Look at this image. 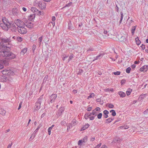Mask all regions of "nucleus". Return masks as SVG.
Wrapping results in <instances>:
<instances>
[{
	"label": "nucleus",
	"instance_id": "nucleus-19",
	"mask_svg": "<svg viewBox=\"0 0 148 148\" xmlns=\"http://www.w3.org/2000/svg\"><path fill=\"white\" fill-rule=\"evenodd\" d=\"M113 119H112V118H109L106 120L105 122L106 123H110L113 120Z\"/></svg>",
	"mask_w": 148,
	"mask_h": 148
},
{
	"label": "nucleus",
	"instance_id": "nucleus-56",
	"mask_svg": "<svg viewBox=\"0 0 148 148\" xmlns=\"http://www.w3.org/2000/svg\"><path fill=\"white\" fill-rule=\"evenodd\" d=\"M76 123V121L75 120H73V121L72 122V124L74 125H75V123Z\"/></svg>",
	"mask_w": 148,
	"mask_h": 148
},
{
	"label": "nucleus",
	"instance_id": "nucleus-32",
	"mask_svg": "<svg viewBox=\"0 0 148 148\" xmlns=\"http://www.w3.org/2000/svg\"><path fill=\"white\" fill-rule=\"evenodd\" d=\"M91 113L92 115H95V116H97V113L95 109L92 110V112Z\"/></svg>",
	"mask_w": 148,
	"mask_h": 148
},
{
	"label": "nucleus",
	"instance_id": "nucleus-42",
	"mask_svg": "<svg viewBox=\"0 0 148 148\" xmlns=\"http://www.w3.org/2000/svg\"><path fill=\"white\" fill-rule=\"evenodd\" d=\"M48 75H46L45 77L43 79V82H46L47 80V79L48 78Z\"/></svg>",
	"mask_w": 148,
	"mask_h": 148
},
{
	"label": "nucleus",
	"instance_id": "nucleus-25",
	"mask_svg": "<svg viewBox=\"0 0 148 148\" xmlns=\"http://www.w3.org/2000/svg\"><path fill=\"white\" fill-rule=\"evenodd\" d=\"M120 14H121V18H120V21L119 23V24H121V23L122 21V20L123 19V12L122 11H121L120 12Z\"/></svg>",
	"mask_w": 148,
	"mask_h": 148
},
{
	"label": "nucleus",
	"instance_id": "nucleus-57",
	"mask_svg": "<svg viewBox=\"0 0 148 148\" xmlns=\"http://www.w3.org/2000/svg\"><path fill=\"white\" fill-rule=\"evenodd\" d=\"M86 115H88V116L89 117V118L90 116L91 115H92L91 113H86Z\"/></svg>",
	"mask_w": 148,
	"mask_h": 148
},
{
	"label": "nucleus",
	"instance_id": "nucleus-7",
	"mask_svg": "<svg viewBox=\"0 0 148 148\" xmlns=\"http://www.w3.org/2000/svg\"><path fill=\"white\" fill-rule=\"evenodd\" d=\"M64 108L62 107H60L58 109L57 112V115L58 116H60L62 115V113L64 111Z\"/></svg>",
	"mask_w": 148,
	"mask_h": 148
},
{
	"label": "nucleus",
	"instance_id": "nucleus-10",
	"mask_svg": "<svg viewBox=\"0 0 148 148\" xmlns=\"http://www.w3.org/2000/svg\"><path fill=\"white\" fill-rule=\"evenodd\" d=\"M109 112L107 110H105L103 111V116L105 118L108 117V114H109Z\"/></svg>",
	"mask_w": 148,
	"mask_h": 148
},
{
	"label": "nucleus",
	"instance_id": "nucleus-43",
	"mask_svg": "<svg viewBox=\"0 0 148 148\" xmlns=\"http://www.w3.org/2000/svg\"><path fill=\"white\" fill-rule=\"evenodd\" d=\"M3 77V80H1V81L2 82H5L6 81V79L7 78L6 76H4Z\"/></svg>",
	"mask_w": 148,
	"mask_h": 148
},
{
	"label": "nucleus",
	"instance_id": "nucleus-26",
	"mask_svg": "<svg viewBox=\"0 0 148 148\" xmlns=\"http://www.w3.org/2000/svg\"><path fill=\"white\" fill-rule=\"evenodd\" d=\"M119 40L120 41L122 42H125L126 41L127 39L124 36H122L119 39Z\"/></svg>",
	"mask_w": 148,
	"mask_h": 148
},
{
	"label": "nucleus",
	"instance_id": "nucleus-23",
	"mask_svg": "<svg viewBox=\"0 0 148 148\" xmlns=\"http://www.w3.org/2000/svg\"><path fill=\"white\" fill-rule=\"evenodd\" d=\"M120 129H127L129 128V127L127 125H124V126H121L119 127Z\"/></svg>",
	"mask_w": 148,
	"mask_h": 148
},
{
	"label": "nucleus",
	"instance_id": "nucleus-61",
	"mask_svg": "<svg viewBox=\"0 0 148 148\" xmlns=\"http://www.w3.org/2000/svg\"><path fill=\"white\" fill-rule=\"evenodd\" d=\"M34 134H35V132H34L32 134V135L31 136L33 138H34L35 137V135Z\"/></svg>",
	"mask_w": 148,
	"mask_h": 148
},
{
	"label": "nucleus",
	"instance_id": "nucleus-48",
	"mask_svg": "<svg viewBox=\"0 0 148 148\" xmlns=\"http://www.w3.org/2000/svg\"><path fill=\"white\" fill-rule=\"evenodd\" d=\"M111 114L112 116H114L116 115V112L114 110L113 111V112H112V113Z\"/></svg>",
	"mask_w": 148,
	"mask_h": 148
},
{
	"label": "nucleus",
	"instance_id": "nucleus-14",
	"mask_svg": "<svg viewBox=\"0 0 148 148\" xmlns=\"http://www.w3.org/2000/svg\"><path fill=\"white\" fill-rule=\"evenodd\" d=\"M26 26L29 28H32L33 27V24L30 22H28V23L26 25Z\"/></svg>",
	"mask_w": 148,
	"mask_h": 148
},
{
	"label": "nucleus",
	"instance_id": "nucleus-55",
	"mask_svg": "<svg viewBox=\"0 0 148 148\" xmlns=\"http://www.w3.org/2000/svg\"><path fill=\"white\" fill-rule=\"evenodd\" d=\"M95 110L96 111H99L100 110V108L97 107Z\"/></svg>",
	"mask_w": 148,
	"mask_h": 148
},
{
	"label": "nucleus",
	"instance_id": "nucleus-36",
	"mask_svg": "<svg viewBox=\"0 0 148 148\" xmlns=\"http://www.w3.org/2000/svg\"><path fill=\"white\" fill-rule=\"evenodd\" d=\"M87 140V136H85L82 139V142L85 143Z\"/></svg>",
	"mask_w": 148,
	"mask_h": 148
},
{
	"label": "nucleus",
	"instance_id": "nucleus-1",
	"mask_svg": "<svg viewBox=\"0 0 148 148\" xmlns=\"http://www.w3.org/2000/svg\"><path fill=\"white\" fill-rule=\"evenodd\" d=\"M2 23H0V26L3 29L6 31H8L11 27V23L9 22L8 20L5 17H3L2 19Z\"/></svg>",
	"mask_w": 148,
	"mask_h": 148
},
{
	"label": "nucleus",
	"instance_id": "nucleus-49",
	"mask_svg": "<svg viewBox=\"0 0 148 148\" xmlns=\"http://www.w3.org/2000/svg\"><path fill=\"white\" fill-rule=\"evenodd\" d=\"M42 36H41L40 37H39L38 39V40L40 42V45L41 44V42L42 40Z\"/></svg>",
	"mask_w": 148,
	"mask_h": 148
},
{
	"label": "nucleus",
	"instance_id": "nucleus-54",
	"mask_svg": "<svg viewBox=\"0 0 148 148\" xmlns=\"http://www.w3.org/2000/svg\"><path fill=\"white\" fill-rule=\"evenodd\" d=\"M95 117L94 116H90L89 117L90 120H93L95 118Z\"/></svg>",
	"mask_w": 148,
	"mask_h": 148
},
{
	"label": "nucleus",
	"instance_id": "nucleus-6",
	"mask_svg": "<svg viewBox=\"0 0 148 148\" xmlns=\"http://www.w3.org/2000/svg\"><path fill=\"white\" fill-rule=\"evenodd\" d=\"M31 10L34 14H37L38 15H41V12L40 11H39L36 8L34 7H32L31 8Z\"/></svg>",
	"mask_w": 148,
	"mask_h": 148
},
{
	"label": "nucleus",
	"instance_id": "nucleus-59",
	"mask_svg": "<svg viewBox=\"0 0 148 148\" xmlns=\"http://www.w3.org/2000/svg\"><path fill=\"white\" fill-rule=\"evenodd\" d=\"M84 117L85 119H86V120L88 118H89V117L88 116V115H86V114H85L84 116Z\"/></svg>",
	"mask_w": 148,
	"mask_h": 148
},
{
	"label": "nucleus",
	"instance_id": "nucleus-24",
	"mask_svg": "<svg viewBox=\"0 0 148 148\" xmlns=\"http://www.w3.org/2000/svg\"><path fill=\"white\" fill-rule=\"evenodd\" d=\"M136 44L137 45H139L141 43L140 41L139 40L138 37H137L135 39Z\"/></svg>",
	"mask_w": 148,
	"mask_h": 148
},
{
	"label": "nucleus",
	"instance_id": "nucleus-17",
	"mask_svg": "<svg viewBox=\"0 0 148 148\" xmlns=\"http://www.w3.org/2000/svg\"><path fill=\"white\" fill-rule=\"evenodd\" d=\"M119 94V95L121 97H124L125 95V93L122 91H119L118 92Z\"/></svg>",
	"mask_w": 148,
	"mask_h": 148
},
{
	"label": "nucleus",
	"instance_id": "nucleus-63",
	"mask_svg": "<svg viewBox=\"0 0 148 148\" xmlns=\"http://www.w3.org/2000/svg\"><path fill=\"white\" fill-rule=\"evenodd\" d=\"M12 145V143H11V144H9L7 147V148H10Z\"/></svg>",
	"mask_w": 148,
	"mask_h": 148
},
{
	"label": "nucleus",
	"instance_id": "nucleus-3",
	"mask_svg": "<svg viewBox=\"0 0 148 148\" xmlns=\"http://www.w3.org/2000/svg\"><path fill=\"white\" fill-rule=\"evenodd\" d=\"M14 23L18 27L24 26L25 23L20 20L17 19L14 21Z\"/></svg>",
	"mask_w": 148,
	"mask_h": 148
},
{
	"label": "nucleus",
	"instance_id": "nucleus-58",
	"mask_svg": "<svg viewBox=\"0 0 148 148\" xmlns=\"http://www.w3.org/2000/svg\"><path fill=\"white\" fill-rule=\"evenodd\" d=\"M101 143H100L98 145H97L96 146V147L97 148H99L101 145Z\"/></svg>",
	"mask_w": 148,
	"mask_h": 148
},
{
	"label": "nucleus",
	"instance_id": "nucleus-30",
	"mask_svg": "<svg viewBox=\"0 0 148 148\" xmlns=\"http://www.w3.org/2000/svg\"><path fill=\"white\" fill-rule=\"evenodd\" d=\"M132 91V89L129 88L126 91V94L127 96L130 95Z\"/></svg>",
	"mask_w": 148,
	"mask_h": 148
},
{
	"label": "nucleus",
	"instance_id": "nucleus-34",
	"mask_svg": "<svg viewBox=\"0 0 148 148\" xmlns=\"http://www.w3.org/2000/svg\"><path fill=\"white\" fill-rule=\"evenodd\" d=\"M69 29H71L73 28L72 26V24H71V21H69Z\"/></svg>",
	"mask_w": 148,
	"mask_h": 148
},
{
	"label": "nucleus",
	"instance_id": "nucleus-18",
	"mask_svg": "<svg viewBox=\"0 0 148 148\" xmlns=\"http://www.w3.org/2000/svg\"><path fill=\"white\" fill-rule=\"evenodd\" d=\"M2 73L4 75H8L9 71L8 70H4L2 71Z\"/></svg>",
	"mask_w": 148,
	"mask_h": 148
},
{
	"label": "nucleus",
	"instance_id": "nucleus-33",
	"mask_svg": "<svg viewBox=\"0 0 148 148\" xmlns=\"http://www.w3.org/2000/svg\"><path fill=\"white\" fill-rule=\"evenodd\" d=\"M18 10L16 9H15V10L13 11V14L15 15H17L18 13Z\"/></svg>",
	"mask_w": 148,
	"mask_h": 148
},
{
	"label": "nucleus",
	"instance_id": "nucleus-13",
	"mask_svg": "<svg viewBox=\"0 0 148 148\" xmlns=\"http://www.w3.org/2000/svg\"><path fill=\"white\" fill-rule=\"evenodd\" d=\"M89 126L90 125L88 124H86L84 126H83V127L81 128V131H82L84 130H85L88 128Z\"/></svg>",
	"mask_w": 148,
	"mask_h": 148
},
{
	"label": "nucleus",
	"instance_id": "nucleus-46",
	"mask_svg": "<svg viewBox=\"0 0 148 148\" xmlns=\"http://www.w3.org/2000/svg\"><path fill=\"white\" fill-rule=\"evenodd\" d=\"M36 46L35 45H33L32 46V50L33 51V52H34V50H35L36 48Z\"/></svg>",
	"mask_w": 148,
	"mask_h": 148
},
{
	"label": "nucleus",
	"instance_id": "nucleus-11",
	"mask_svg": "<svg viewBox=\"0 0 148 148\" xmlns=\"http://www.w3.org/2000/svg\"><path fill=\"white\" fill-rule=\"evenodd\" d=\"M35 14H32L28 17V19L29 20L32 21L35 17Z\"/></svg>",
	"mask_w": 148,
	"mask_h": 148
},
{
	"label": "nucleus",
	"instance_id": "nucleus-29",
	"mask_svg": "<svg viewBox=\"0 0 148 148\" xmlns=\"http://www.w3.org/2000/svg\"><path fill=\"white\" fill-rule=\"evenodd\" d=\"M72 2H70L69 3H68L66 4L65 5V6L64 7H63L62 8V9H63L64 8L66 7H69L72 4Z\"/></svg>",
	"mask_w": 148,
	"mask_h": 148
},
{
	"label": "nucleus",
	"instance_id": "nucleus-8",
	"mask_svg": "<svg viewBox=\"0 0 148 148\" xmlns=\"http://www.w3.org/2000/svg\"><path fill=\"white\" fill-rule=\"evenodd\" d=\"M10 28H11V30L13 32H16L17 30V27L14 23L11 24V27Z\"/></svg>",
	"mask_w": 148,
	"mask_h": 148
},
{
	"label": "nucleus",
	"instance_id": "nucleus-41",
	"mask_svg": "<svg viewBox=\"0 0 148 148\" xmlns=\"http://www.w3.org/2000/svg\"><path fill=\"white\" fill-rule=\"evenodd\" d=\"M120 72L119 71L114 72L113 73V74L115 75H120Z\"/></svg>",
	"mask_w": 148,
	"mask_h": 148
},
{
	"label": "nucleus",
	"instance_id": "nucleus-53",
	"mask_svg": "<svg viewBox=\"0 0 148 148\" xmlns=\"http://www.w3.org/2000/svg\"><path fill=\"white\" fill-rule=\"evenodd\" d=\"M140 47L142 50H144L145 48V46L143 44H142Z\"/></svg>",
	"mask_w": 148,
	"mask_h": 148
},
{
	"label": "nucleus",
	"instance_id": "nucleus-31",
	"mask_svg": "<svg viewBox=\"0 0 148 148\" xmlns=\"http://www.w3.org/2000/svg\"><path fill=\"white\" fill-rule=\"evenodd\" d=\"M22 38L21 37H17L16 39V40L18 42H21L22 40Z\"/></svg>",
	"mask_w": 148,
	"mask_h": 148
},
{
	"label": "nucleus",
	"instance_id": "nucleus-60",
	"mask_svg": "<svg viewBox=\"0 0 148 148\" xmlns=\"http://www.w3.org/2000/svg\"><path fill=\"white\" fill-rule=\"evenodd\" d=\"M94 51V49L92 48H90L89 49L87 50L88 51Z\"/></svg>",
	"mask_w": 148,
	"mask_h": 148
},
{
	"label": "nucleus",
	"instance_id": "nucleus-5",
	"mask_svg": "<svg viewBox=\"0 0 148 148\" xmlns=\"http://www.w3.org/2000/svg\"><path fill=\"white\" fill-rule=\"evenodd\" d=\"M56 97L57 95L56 94H53L51 96L49 97V99H50V102L49 103V104H50V103H54Z\"/></svg>",
	"mask_w": 148,
	"mask_h": 148
},
{
	"label": "nucleus",
	"instance_id": "nucleus-47",
	"mask_svg": "<svg viewBox=\"0 0 148 148\" xmlns=\"http://www.w3.org/2000/svg\"><path fill=\"white\" fill-rule=\"evenodd\" d=\"M73 54H71L69 56V61L71 60L72 59H73Z\"/></svg>",
	"mask_w": 148,
	"mask_h": 148
},
{
	"label": "nucleus",
	"instance_id": "nucleus-12",
	"mask_svg": "<svg viewBox=\"0 0 148 148\" xmlns=\"http://www.w3.org/2000/svg\"><path fill=\"white\" fill-rule=\"evenodd\" d=\"M40 105L41 104H40V103H38L37 102H36L35 105V110H38L40 108Z\"/></svg>",
	"mask_w": 148,
	"mask_h": 148
},
{
	"label": "nucleus",
	"instance_id": "nucleus-51",
	"mask_svg": "<svg viewBox=\"0 0 148 148\" xmlns=\"http://www.w3.org/2000/svg\"><path fill=\"white\" fill-rule=\"evenodd\" d=\"M83 143L82 140H79L78 142V145H81V143Z\"/></svg>",
	"mask_w": 148,
	"mask_h": 148
},
{
	"label": "nucleus",
	"instance_id": "nucleus-4",
	"mask_svg": "<svg viewBox=\"0 0 148 148\" xmlns=\"http://www.w3.org/2000/svg\"><path fill=\"white\" fill-rule=\"evenodd\" d=\"M38 6L40 9H43L46 7V3L43 1H40L38 2Z\"/></svg>",
	"mask_w": 148,
	"mask_h": 148
},
{
	"label": "nucleus",
	"instance_id": "nucleus-9",
	"mask_svg": "<svg viewBox=\"0 0 148 148\" xmlns=\"http://www.w3.org/2000/svg\"><path fill=\"white\" fill-rule=\"evenodd\" d=\"M148 70V66L144 65L141 67L140 69V71H147Z\"/></svg>",
	"mask_w": 148,
	"mask_h": 148
},
{
	"label": "nucleus",
	"instance_id": "nucleus-37",
	"mask_svg": "<svg viewBox=\"0 0 148 148\" xmlns=\"http://www.w3.org/2000/svg\"><path fill=\"white\" fill-rule=\"evenodd\" d=\"M131 70V69L130 67H128L126 69V72L127 73H129L130 72Z\"/></svg>",
	"mask_w": 148,
	"mask_h": 148
},
{
	"label": "nucleus",
	"instance_id": "nucleus-20",
	"mask_svg": "<svg viewBox=\"0 0 148 148\" xmlns=\"http://www.w3.org/2000/svg\"><path fill=\"white\" fill-rule=\"evenodd\" d=\"M54 126V125H52L51 126L49 127L48 129V134L50 135L51 134V130L53 127Z\"/></svg>",
	"mask_w": 148,
	"mask_h": 148
},
{
	"label": "nucleus",
	"instance_id": "nucleus-44",
	"mask_svg": "<svg viewBox=\"0 0 148 148\" xmlns=\"http://www.w3.org/2000/svg\"><path fill=\"white\" fill-rule=\"evenodd\" d=\"M126 80H125V79H122L121 81V85H123V84H124L126 82Z\"/></svg>",
	"mask_w": 148,
	"mask_h": 148
},
{
	"label": "nucleus",
	"instance_id": "nucleus-35",
	"mask_svg": "<svg viewBox=\"0 0 148 148\" xmlns=\"http://www.w3.org/2000/svg\"><path fill=\"white\" fill-rule=\"evenodd\" d=\"M42 126V125H41V124H40L39 125L37 128L34 132H35V133H36V132H37L38 131V130L40 129V127H41Z\"/></svg>",
	"mask_w": 148,
	"mask_h": 148
},
{
	"label": "nucleus",
	"instance_id": "nucleus-16",
	"mask_svg": "<svg viewBox=\"0 0 148 148\" xmlns=\"http://www.w3.org/2000/svg\"><path fill=\"white\" fill-rule=\"evenodd\" d=\"M104 54L103 53H100L98 56H97L95 58V59L94 60V61L95 60L99 59H101L102 57L103 56Z\"/></svg>",
	"mask_w": 148,
	"mask_h": 148
},
{
	"label": "nucleus",
	"instance_id": "nucleus-39",
	"mask_svg": "<svg viewBox=\"0 0 148 148\" xmlns=\"http://www.w3.org/2000/svg\"><path fill=\"white\" fill-rule=\"evenodd\" d=\"M95 96V94L93 93H92L88 97V99L89 98H92L93 97Z\"/></svg>",
	"mask_w": 148,
	"mask_h": 148
},
{
	"label": "nucleus",
	"instance_id": "nucleus-45",
	"mask_svg": "<svg viewBox=\"0 0 148 148\" xmlns=\"http://www.w3.org/2000/svg\"><path fill=\"white\" fill-rule=\"evenodd\" d=\"M22 103V101H21L20 102V103L19 104L18 107V110H20V108H21Z\"/></svg>",
	"mask_w": 148,
	"mask_h": 148
},
{
	"label": "nucleus",
	"instance_id": "nucleus-50",
	"mask_svg": "<svg viewBox=\"0 0 148 148\" xmlns=\"http://www.w3.org/2000/svg\"><path fill=\"white\" fill-rule=\"evenodd\" d=\"M115 10H116V11H117V12H119V8L118 7L117 5H116H116H115Z\"/></svg>",
	"mask_w": 148,
	"mask_h": 148
},
{
	"label": "nucleus",
	"instance_id": "nucleus-40",
	"mask_svg": "<svg viewBox=\"0 0 148 148\" xmlns=\"http://www.w3.org/2000/svg\"><path fill=\"white\" fill-rule=\"evenodd\" d=\"M102 115V113H99L97 115V118L99 119H101V118Z\"/></svg>",
	"mask_w": 148,
	"mask_h": 148
},
{
	"label": "nucleus",
	"instance_id": "nucleus-15",
	"mask_svg": "<svg viewBox=\"0 0 148 148\" xmlns=\"http://www.w3.org/2000/svg\"><path fill=\"white\" fill-rule=\"evenodd\" d=\"M43 95H42L39 98L38 100L36 102L38 103H40L41 104L42 102V101L43 99Z\"/></svg>",
	"mask_w": 148,
	"mask_h": 148
},
{
	"label": "nucleus",
	"instance_id": "nucleus-38",
	"mask_svg": "<svg viewBox=\"0 0 148 148\" xmlns=\"http://www.w3.org/2000/svg\"><path fill=\"white\" fill-rule=\"evenodd\" d=\"M107 105H108V106L110 108H113L114 107V105L111 103L107 104L106 105V106H107Z\"/></svg>",
	"mask_w": 148,
	"mask_h": 148
},
{
	"label": "nucleus",
	"instance_id": "nucleus-22",
	"mask_svg": "<svg viewBox=\"0 0 148 148\" xmlns=\"http://www.w3.org/2000/svg\"><path fill=\"white\" fill-rule=\"evenodd\" d=\"M136 26H133L132 27L131 29V32L132 35H133L134 34L135 31L136 29Z\"/></svg>",
	"mask_w": 148,
	"mask_h": 148
},
{
	"label": "nucleus",
	"instance_id": "nucleus-2",
	"mask_svg": "<svg viewBox=\"0 0 148 148\" xmlns=\"http://www.w3.org/2000/svg\"><path fill=\"white\" fill-rule=\"evenodd\" d=\"M17 31L19 33L21 34H24L27 32V29L24 27V26L21 27H17Z\"/></svg>",
	"mask_w": 148,
	"mask_h": 148
},
{
	"label": "nucleus",
	"instance_id": "nucleus-64",
	"mask_svg": "<svg viewBox=\"0 0 148 148\" xmlns=\"http://www.w3.org/2000/svg\"><path fill=\"white\" fill-rule=\"evenodd\" d=\"M101 101V99L100 98H98L96 99V101L97 102H100Z\"/></svg>",
	"mask_w": 148,
	"mask_h": 148
},
{
	"label": "nucleus",
	"instance_id": "nucleus-27",
	"mask_svg": "<svg viewBox=\"0 0 148 148\" xmlns=\"http://www.w3.org/2000/svg\"><path fill=\"white\" fill-rule=\"evenodd\" d=\"M27 50V48H25L23 49L21 52V54L23 55L26 52Z\"/></svg>",
	"mask_w": 148,
	"mask_h": 148
},
{
	"label": "nucleus",
	"instance_id": "nucleus-62",
	"mask_svg": "<svg viewBox=\"0 0 148 148\" xmlns=\"http://www.w3.org/2000/svg\"><path fill=\"white\" fill-rule=\"evenodd\" d=\"M3 68V66L2 64L0 63V69H1Z\"/></svg>",
	"mask_w": 148,
	"mask_h": 148
},
{
	"label": "nucleus",
	"instance_id": "nucleus-28",
	"mask_svg": "<svg viewBox=\"0 0 148 148\" xmlns=\"http://www.w3.org/2000/svg\"><path fill=\"white\" fill-rule=\"evenodd\" d=\"M120 139L119 138H114L113 139V141L114 142V143H119L120 142Z\"/></svg>",
	"mask_w": 148,
	"mask_h": 148
},
{
	"label": "nucleus",
	"instance_id": "nucleus-21",
	"mask_svg": "<svg viewBox=\"0 0 148 148\" xmlns=\"http://www.w3.org/2000/svg\"><path fill=\"white\" fill-rule=\"evenodd\" d=\"M6 111L5 110L2 108H0V114L3 115L5 114Z\"/></svg>",
	"mask_w": 148,
	"mask_h": 148
},
{
	"label": "nucleus",
	"instance_id": "nucleus-52",
	"mask_svg": "<svg viewBox=\"0 0 148 148\" xmlns=\"http://www.w3.org/2000/svg\"><path fill=\"white\" fill-rule=\"evenodd\" d=\"M92 107H91L88 108L86 110L88 111H90L92 110Z\"/></svg>",
	"mask_w": 148,
	"mask_h": 148
}]
</instances>
